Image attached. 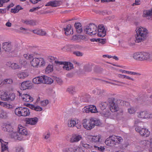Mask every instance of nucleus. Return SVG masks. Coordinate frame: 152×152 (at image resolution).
<instances>
[{"label":"nucleus","instance_id":"1","mask_svg":"<svg viewBox=\"0 0 152 152\" xmlns=\"http://www.w3.org/2000/svg\"><path fill=\"white\" fill-rule=\"evenodd\" d=\"M18 129V132L14 130L10 134V136L15 140H20L23 139V136H26L29 133L27 129L22 126L19 125Z\"/></svg>","mask_w":152,"mask_h":152},{"label":"nucleus","instance_id":"2","mask_svg":"<svg viewBox=\"0 0 152 152\" xmlns=\"http://www.w3.org/2000/svg\"><path fill=\"white\" fill-rule=\"evenodd\" d=\"M136 31L135 42L137 43L140 42L144 40L148 33L147 29L142 27L137 28Z\"/></svg>","mask_w":152,"mask_h":152},{"label":"nucleus","instance_id":"3","mask_svg":"<svg viewBox=\"0 0 152 152\" xmlns=\"http://www.w3.org/2000/svg\"><path fill=\"white\" fill-rule=\"evenodd\" d=\"M15 113L16 115L19 116H27L30 114L29 109L27 107L16 108L15 109Z\"/></svg>","mask_w":152,"mask_h":152},{"label":"nucleus","instance_id":"4","mask_svg":"<svg viewBox=\"0 0 152 152\" xmlns=\"http://www.w3.org/2000/svg\"><path fill=\"white\" fill-rule=\"evenodd\" d=\"M31 66L34 67H38L40 63L41 66H43L45 64V61L42 58H34L30 61Z\"/></svg>","mask_w":152,"mask_h":152},{"label":"nucleus","instance_id":"5","mask_svg":"<svg viewBox=\"0 0 152 152\" xmlns=\"http://www.w3.org/2000/svg\"><path fill=\"white\" fill-rule=\"evenodd\" d=\"M86 34L91 35H94L97 33V27L94 24H90L85 30Z\"/></svg>","mask_w":152,"mask_h":152},{"label":"nucleus","instance_id":"6","mask_svg":"<svg viewBox=\"0 0 152 152\" xmlns=\"http://www.w3.org/2000/svg\"><path fill=\"white\" fill-rule=\"evenodd\" d=\"M135 130L139 132L141 135L145 137H148L150 134V132L148 131V129L145 128H141L139 126H137L135 128Z\"/></svg>","mask_w":152,"mask_h":152},{"label":"nucleus","instance_id":"7","mask_svg":"<svg viewBox=\"0 0 152 152\" xmlns=\"http://www.w3.org/2000/svg\"><path fill=\"white\" fill-rule=\"evenodd\" d=\"M117 139L115 136H110L105 141L106 144L110 146H113L116 145Z\"/></svg>","mask_w":152,"mask_h":152},{"label":"nucleus","instance_id":"8","mask_svg":"<svg viewBox=\"0 0 152 152\" xmlns=\"http://www.w3.org/2000/svg\"><path fill=\"white\" fill-rule=\"evenodd\" d=\"M55 62L57 64H63V68L67 70H69L73 68L72 64L69 62H62L57 61H55Z\"/></svg>","mask_w":152,"mask_h":152},{"label":"nucleus","instance_id":"9","mask_svg":"<svg viewBox=\"0 0 152 152\" xmlns=\"http://www.w3.org/2000/svg\"><path fill=\"white\" fill-rule=\"evenodd\" d=\"M83 124L84 127L88 130H90L94 128V125H92L90 119H84L83 121Z\"/></svg>","mask_w":152,"mask_h":152},{"label":"nucleus","instance_id":"10","mask_svg":"<svg viewBox=\"0 0 152 152\" xmlns=\"http://www.w3.org/2000/svg\"><path fill=\"white\" fill-rule=\"evenodd\" d=\"M97 35L98 36L103 37L106 34V31L103 25H99L97 28Z\"/></svg>","mask_w":152,"mask_h":152},{"label":"nucleus","instance_id":"11","mask_svg":"<svg viewBox=\"0 0 152 152\" xmlns=\"http://www.w3.org/2000/svg\"><path fill=\"white\" fill-rule=\"evenodd\" d=\"M31 82L29 81H26L21 83L20 88L21 90H25L26 89L31 88Z\"/></svg>","mask_w":152,"mask_h":152},{"label":"nucleus","instance_id":"12","mask_svg":"<svg viewBox=\"0 0 152 152\" xmlns=\"http://www.w3.org/2000/svg\"><path fill=\"white\" fill-rule=\"evenodd\" d=\"M138 117L139 118H152V114H149L147 112L143 111L138 113Z\"/></svg>","mask_w":152,"mask_h":152},{"label":"nucleus","instance_id":"13","mask_svg":"<svg viewBox=\"0 0 152 152\" xmlns=\"http://www.w3.org/2000/svg\"><path fill=\"white\" fill-rule=\"evenodd\" d=\"M38 121V118L37 117L26 118V123L32 125H35Z\"/></svg>","mask_w":152,"mask_h":152},{"label":"nucleus","instance_id":"14","mask_svg":"<svg viewBox=\"0 0 152 152\" xmlns=\"http://www.w3.org/2000/svg\"><path fill=\"white\" fill-rule=\"evenodd\" d=\"M133 57L136 60L143 61L142 52H139L134 53L133 55Z\"/></svg>","mask_w":152,"mask_h":152},{"label":"nucleus","instance_id":"15","mask_svg":"<svg viewBox=\"0 0 152 152\" xmlns=\"http://www.w3.org/2000/svg\"><path fill=\"white\" fill-rule=\"evenodd\" d=\"M2 130L4 131L11 132L14 130L12 125L10 124H6L2 127Z\"/></svg>","mask_w":152,"mask_h":152},{"label":"nucleus","instance_id":"16","mask_svg":"<svg viewBox=\"0 0 152 152\" xmlns=\"http://www.w3.org/2000/svg\"><path fill=\"white\" fill-rule=\"evenodd\" d=\"M2 48L6 52L10 51L12 48V45L10 43L5 42L2 44Z\"/></svg>","mask_w":152,"mask_h":152},{"label":"nucleus","instance_id":"17","mask_svg":"<svg viewBox=\"0 0 152 152\" xmlns=\"http://www.w3.org/2000/svg\"><path fill=\"white\" fill-rule=\"evenodd\" d=\"M53 82V80L51 78L45 75L42 76V83L51 84Z\"/></svg>","mask_w":152,"mask_h":152},{"label":"nucleus","instance_id":"18","mask_svg":"<svg viewBox=\"0 0 152 152\" xmlns=\"http://www.w3.org/2000/svg\"><path fill=\"white\" fill-rule=\"evenodd\" d=\"M143 61L152 59V54L147 52H142Z\"/></svg>","mask_w":152,"mask_h":152},{"label":"nucleus","instance_id":"19","mask_svg":"<svg viewBox=\"0 0 152 152\" xmlns=\"http://www.w3.org/2000/svg\"><path fill=\"white\" fill-rule=\"evenodd\" d=\"M64 31L66 35L68 36L73 34L72 29L70 25H68L64 28Z\"/></svg>","mask_w":152,"mask_h":152},{"label":"nucleus","instance_id":"20","mask_svg":"<svg viewBox=\"0 0 152 152\" xmlns=\"http://www.w3.org/2000/svg\"><path fill=\"white\" fill-rule=\"evenodd\" d=\"M28 75V72L26 71H23L17 74L18 77L21 79H24Z\"/></svg>","mask_w":152,"mask_h":152},{"label":"nucleus","instance_id":"21","mask_svg":"<svg viewBox=\"0 0 152 152\" xmlns=\"http://www.w3.org/2000/svg\"><path fill=\"white\" fill-rule=\"evenodd\" d=\"M1 99L4 101H12L14 100L15 96H0Z\"/></svg>","mask_w":152,"mask_h":152},{"label":"nucleus","instance_id":"22","mask_svg":"<svg viewBox=\"0 0 152 152\" xmlns=\"http://www.w3.org/2000/svg\"><path fill=\"white\" fill-rule=\"evenodd\" d=\"M81 138V136L79 135L74 134L73 135L72 137L70 138V141L71 142H77Z\"/></svg>","mask_w":152,"mask_h":152},{"label":"nucleus","instance_id":"23","mask_svg":"<svg viewBox=\"0 0 152 152\" xmlns=\"http://www.w3.org/2000/svg\"><path fill=\"white\" fill-rule=\"evenodd\" d=\"M32 31L34 33L40 36H45L46 34V32L42 29H36L33 30Z\"/></svg>","mask_w":152,"mask_h":152},{"label":"nucleus","instance_id":"24","mask_svg":"<svg viewBox=\"0 0 152 152\" xmlns=\"http://www.w3.org/2000/svg\"><path fill=\"white\" fill-rule=\"evenodd\" d=\"M149 141L147 140H141L140 142L141 146L144 149L147 148L149 145Z\"/></svg>","mask_w":152,"mask_h":152},{"label":"nucleus","instance_id":"25","mask_svg":"<svg viewBox=\"0 0 152 152\" xmlns=\"http://www.w3.org/2000/svg\"><path fill=\"white\" fill-rule=\"evenodd\" d=\"M42 76H38L34 78L33 82L35 84H39L42 83Z\"/></svg>","mask_w":152,"mask_h":152},{"label":"nucleus","instance_id":"26","mask_svg":"<svg viewBox=\"0 0 152 152\" xmlns=\"http://www.w3.org/2000/svg\"><path fill=\"white\" fill-rule=\"evenodd\" d=\"M6 64L7 66L11 67L13 69H16L20 68L19 66L15 63H12L11 62H8Z\"/></svg>","mask_w":152,"mask_h":152},{"label":"nucleus","instance_id":"27","mask_svg":"<svg viewBox=\"0 0 152 152\" xmlns=\"http://www.w3.org/2000/svg\"><path fill=\"white\" fill-rule=\"evenodd\" d=\"M68 152H84L81 148L79 147L70 148L67 150Z\"/></svg>","mask_w":152,"mask_h":152},{"label":"nucleus","instance_id":"28","mask_svg":"<svg viewBox=\"0 0 152 152\" xmlns=\"http://www.w3.org/2000/svg\"><path fill=\"white\" fill-rule=\"evenodd\" d=\"M0 142L1 144V151H4L8 149L7 142H4L1 139H0Z\"/></svg>","mask_w":152,"mask_h":152},{"label":"nucleus","instance_id":"29","mask_svg":"<svg viewBox=\"0 0 152 152\" xmlns=\"http://www.w3.org/2000/svg\"><path fill=\"white\" fill-rule=\"evenodd\" d=\"M90 120L92 125H94V127L95 125L98 126L101 124V122L98 119L96 118H91L90 119Z\"/></svg>","mask_w":152,"mask_h":152},{"label":"nucleus","instance_id":"30","mask_svg":"<svg viewBox=\"0 0 152 152\" xmlns=\"http://www.w3.org/2000/svg\"><path fill=\"white\" fill-rule=\"evenodd\" d=\"M110 110L112 112L117 111L119 110V107L115 103H113L110 104Z\"/></svg>","mask_w":152,"mask_h":152},{"label":"nucleus","instance_id":"31","mask_svg":"<svg viewBox=\"0 0 152 152\" xmlns=\"http://www.w3.org/2000/svg\"><path fill=\"white\" fill-rule=\"evenodd\" d=\"M75 26L76 29L78 33H80L82 31V29L81 27V24L80 23H75Z\"/></svg>","mask_w":152,"mask_h":152},{"label":"nucleus","instance_id":"32","mask_svg":"<svg viewBox=\"0 0 152 152\" xmlns=\"http://www.w3.org/2000/svg\"><path fill=\"white\" fill-rule=\"evenodd\" d=\"M59 3L57 1H50L45 5V6H51L53 7H56L58 6Z\"/></svg>","mask_w":152,"mask_h":152},{"label":"nucleus","instance_id":"33","mask_svg":"<svg viewBox=\"0 0 152 152\" xmlns=\"http://www.w3.org/2000/svg\"><path fill=\"white\" fill-rule=\"evenodd\" d=\"M113 81L114 82H116L117 83V84H115L114 83H111L110 82H107V83H109L113 85H117L120 86H123L124 85H125L126 84L125 83L123 82L115 80H113Z\"/></svg>","mask_w":152,"mask_h":152},{"label":"nucleus","instance_id":"34","mask_svg":"<svg viewBox=\"0 0 152 152\" xmlns=\"http://www.w3.org/2000/svg\"><path fill=\"white\" fill-rule=\"evenodd\" d=\"M67 91L71 94H74V93L76 92V90L75 87L73 86H69L67 89Z\"/></svg>","mask_w":152,"mask_h":152},{"label":"nucleus","instance_id":"35","mask_svg":"<svg viewBox=\"0 0 152 152\" xmlns=\"http://www.w3.org/2000/svg\"><path fill=\"white\" fill-rule=\"evenodd\" d=\"M7 113L4 110L1 111L0 113V118L3 119H6L8 117Z\"/></svg>","mask_w":152,"mask_h":152},{"label":"nucleus","instance_id":"36","mask_svg":"<svg viewBox=\"0 0 152 152\" xmlns=\"http://www.w3.org/2000/svg\"><path fill=\"white\" fill-rule=\"evenodd\" d=\"M12 83V80L11 79H6L1 81V85H3L4 84H11Z\"/></svg>","mask_w":152,"mask_h":152},{"label":"nucleus","instance_id":"37","mask_svg":"<svg viewBox=\"0 0 152 152\" xmlns=\"http://www.w3.org/2000/svg\"><path fill=\"white\" fill-rule=\"evenodd\" d=\"M93 92H95L96 93V94L98 95H101L106 94V91L104 90H101L96 89V90L93 91Z\"/></svg>","mask_w":152,"mask_h":152},{"label":"nucleus","instance_id":"38","mask_svg":"<svg viewBox=\"0 0 152 152\" xmlns=\"http://www.w3.org/2000/svg\"><path fill=\"white\" fill-rule=\"evenodd\" d=\"M53 70V66L52 65H49L46 68L45 73H49L52 72Z\"/></svg>","mask_w":152,"mask_h":152},{"label":"nucleus","instance_id":"39","mask_svg":"<svg viewBox=\"0 0 152 152\" xmlns=\"http://www.w3.org/2000/svg\"><path fill=\"white\" fill-rule=\"evenodd\" d=\"M88 108L90 109V112L92 113H96L98 112L97 109L95 106L93 105H90L88 107Z\"/></svg>","mask_w":152,"mask_h":152},{"label":"nucleus","instance_id":"40","mask_svg":"<svg viewBox=\"0 0 152 152\" xmlns=\"http://www.w3.org/2000/svg\"><path fill=\"white\" fill-rule=\"evenodd\" d=\"M101 136L99 135L96 136H93L92 138V142H100Z\"/></svg>","mask_w":152,"mask_h":152},{"label":"nucleus","instance_id":"41","mask_svg":"<svg viewBox=\"0 0 152 152\" xmlns=\"http://www.w3.org/2000/svg\"><path fill=\"white\" fill-rule=\"evenodd\" d=\"M68 126L69 127H73L75 126L76 121L72 119L68 120L67 122Z\"/></svg>","mask_w":152,"mask_h":152},{"label":"nucleus","instance_id":"42","mask_svg":"<svg viewBox=\"0 0 152 152\" xmlns=\"http://www.w3.org/2000/svg\"><path fill=\"white\" fill-rule=\"evenodd\" d=\"M143 15L145 17L152 16V9L150 10H145L143 12Z\"/></svg>","mask_w":152,"mask_h":152},{"label":"nucleus","instance_id":"43","mask_svg":"<svg viewBox=\"0 0 152 152\" xmlns=\"http://www.w3.org/2000/svg\"><path fill=\"white\" fill-rule=\"evenodd\" d=\"M107 105V102H101L99 104V107L101 110H103L106 108Z\"/></svg>","mask_w":152,"mask_h":152},{"label":"nucleus","instance_id":"44","mask_svg":"<svg viewBox=\"0 0 152 152\" xmlns=\"http://www.w3.org/2000/svg\"><path fill=\"white\" fill-rule=\"evenodd\" d=\"M24 58L28 60H30L33 58V55L32 54H28V53L24 54L23 55Z\"/></svg>","mask_w":152,"mask_h":152},{"label":"nucleus","instance_id":"45","mask_svg":"<svg viewBox=\"0 0 152 152\" xmlns=\"http://www.w3.org/2000/svg\"><path fill=\"white\" fill-rule=\"evenodd\" d=\"M81 144L82 145L83 147L85 148L86 149L90 148L91 147V146L90 145L86 143L85 142L81 141Z\"/></svg>","mask_w":152,"mask_h":152},{"label":"nucleus","instance_id":"46","mask_svg":"<svg viewBox=\"0 0 152 152\" xmlns=\"http://www.w3.org/2000/svg\"><path fill=\"white\" fill-rule=\"evenodd\" d=\"M31 109L37 111H40L42 110V108L40 106H35L34 105H33Z\"/></svg>","mask_w":152,"mask_h":152},{"label":"nucleus","instance_id":"47","mask_svg":"<svg viewBox=\"0 0 152 152\" xmlns=\"http://www.w3.org/2000/svg\"><path fill=\"white\" fill-rule=\"evenodd\" d=\"M15 150L17 152H24L23 148L20 146L16 147Z\"/></svg>","mask_w":152,"mask_h":152},{"label":"nucleus","instance_id":"48","mask_svg":"<svg viewBox=\"0 0 152 152\" xmlns=\"http://www.w3.org/2000/svg\"><path fill=\"white\" fill-rule=\"evenodd\" d=\"M24 23L27 24H30L32 25H35V22L33 20H26L24 21Z\"/></svg>","mask_w":152,"mask_h":152},{"label":"nucleus","instance_id":"49","mask_svg":"<svg viewBox=\"0 0 152 152\" xmlns=\"http://www.w3.org/2000/svg\"><path fill=\"white\" fill-rule=\"evenodd\" d=\"M48 104V100H45L41 102V105L43 107L46 106Z\"/></svg>","mask_w":152,"mask_h":152},{"label":"nucleus","instance_id":"50","mask_svg":"<svg viewBox=\"0 0 152 152\" xmlns=\"http://www.w3.org/2000/svg\"><path fill=\"white\" fill-rule=\"evenodd\" d=\"M128 110L129 113L130 114H133L136 111V109L133 107L128 108Z\"/></svg>","mask_w":152,"mask_h":152},{"label":"nucleus","instance_id":"51","mask_svg":"<svg viewBox=\"0 0 152 152\" xmlns=\"http://www.w3.org/2000/svg\"><path fill=\"white\" fill-rule=\"evenodd\" d=\"M73 53L78 56H81L83 55V53H82L78 51H74Z\"/></svg>","mask_w":152,"mask_h":152},{"label":"nucleus","instance_id":"52","mask_svg":"<svg viewBox=\"0 0 152 152\" xmlns=\"http://www.w3.org/2000/svg\"><path fill=\"white\" fill-rule=\"evenodd\" d=\"M120 103L121 104V105H125L126 106H128L129 105V103L126 101L122 100H121L120 102Z\"/></svg>","mask_w":152,"mask_h":152},{"label":"nucleus","instance_id":"53","mask_svg":"<svg viewBox=\"0 0 152 152\" xmlns=\"http://www.w3.org/2000/svg\"><path fill=\"white\" fill-rule=\"evenodd\" d=\"M21 96V98L24 101L26 102H29V100L28 99V97L27 96Z\"/></svg>","mask_w":152,"mask_h":152},{"label":"nucleus","instance_id":"54","mask_svg":"<svg viewBox=\"0 0 152 152\" xmlns=\"http://www.w3.org/2000/svg\"><path fill=\"white\" fill-rule=\"evenodd\" d=\"M108 101L110 104H112L113 103H115V99L114 98H109Z\"/></svg>","mask_w":152,"mask_h":152},{"label":"nucleus","instance_id":"55","mask_svg":"<svg viewBox=\"0 0 152 152\" xmlns=\"http://www.w3.org/2000/svg\"><path fill=\"white\" fill-rule=\"evenodd\" d=\"M18 7H19V6H17L16 8H15L14 9H11V12L14 13L18 12L19 11V10L17 8Z\"/></svg>","mask_w":152,"mask_h":152},{"label":"nucleus","instance_id":"56","mask_svg":"<svg viewBox=\"0 0 152 152\" xmlns=\"http://www.w3.org/2000/svg\"><path fill=\"white\" fill-rule=\"evenodd\" d=\"M94 148H97L98 150L102 152H103L105 149L104 148V147H102V146H101L100 147H98L97 146L94 145Z\"/></svg>","mask_w":152,"mask_h":152},{"label":"nucleus","instance_id":"57","mask_svg":"<svg viewBox=\"0 0 152 152\" xmlns=\"http://www.w3.org/2000/svg\"><path fill=\"white\" fill-rule=\"evenodd\" d=\"M89 106L85 107L83 109V112L84 113H88L90 111V109L88 108Z\"/></svg>","mask_w":152,"mask_h":152},{"label":"nucleus","instance_id":"58","mask_svg":"<svg viewBox=\"0 0 152 152\" xmlns=\"http://www.w3.org/2000/svg\"><path fill=\"white\" fill-rule=\"evenodd\" d=\"M73 40H80L79 35H74L72 39Z\"/></svg>","mask_w":152,"mask_h":152},{"label":"nucleus","instance_id":"59","mask_svg":"<svg viewBox=\"0 0 152 152\" xmlns=\"http://www.w3.org/2000/svg\"><path fill=\"white\" fill-rule=\"evenodd\" d=\"M10 0H0V7H2L4 3L8 2Z\"/></svg>","mask_w":152,"mask_h":152},{"label":"nucleus","instance_id":"60","mask_svg":"<svg viewBox=\"0 0 152 152\" xmlns=\"http://www.w3.org/2000/svg\"><path fill=\"white\" fill-rule=\"evenodd\" d=\"M50 137L49 133H45L43 135L44 138L45 139H47Z\"/></svg>","mask_w":152,"mask_h":152},{"label":"nucleus","instance_id":"61","mask_svg":"<svg viewBox=\"0 0 152 152\" xmlns=\"http://www.w3.org/2000/svg\"><path fill=\"white\" fill-rule=\"evenodd\" d=\"M127 74L130 75H139V74L137 73L133 72L131 71L127 72Z\"/></svg>","mask_w":152,"mask_h":152},{"label":"nucleus","instance_id":"62","mask_svg":"<svg viewBox=\"0 0 152 152\" xmlns=\"http://www.w3.org/2000/svg\"><path fill=\"white\" fill-rule=\"evenodd\" d=\"M115 137L117 138V143H119L121 142H122L123 141V140L122 139V138L121 137H118L117 136H115Z\"/></svg>","mask_w":152,"mask_h":152},{"label":"nucleus","instance_id":"63","mask_svg":"<svg viewBox=\"0 0 152 152\" xmlns=\"http://www.w3.org/2000/svg\"><path fill=\"white\" fill-rule=\"evenodd\" d=\"M40 8V7H33L32 8V9H31L29 11L31 12H33L34 11H35L36 10H37L39 9Z\"/></svg>","mask_w":152,"mask_h":152},{"label":"nucleus","instance_id":"64","mask_svg":"<svg viewBox=\"0 0 152 152\" xmlns=\"http://www.w3.org/2000/svg\"><path fill=\"white\" fill-rule=\"evenodd\" d=\"M79 39L84 40L86 39V37L85 36L82 35H79Z\"/></svg>","mask_w":152,"mask_h":152}]
</instances>
